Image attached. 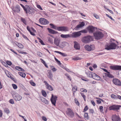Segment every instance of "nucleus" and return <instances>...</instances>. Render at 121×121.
<instances>
[{"mask_svg":"<svg viewBox=\"0 0 121 121\" xmlns=\"http://www.w3.org/2000/svg\"><path fill=\"white\" fill-rule=\"evenodd\" d=\"M20 5L23 8L25 11L26 12V14L28 13L29 14H31L33 12V9L30 6L26 5L24 6L23 5L21 4Z\"/></svg>","mask_w":121,"mask_h":121,"instance_id":"obj_1","label":"nucleus"},{"mask_svg":"<svg viewBox=\"0 0 121 121\" xmlns=\"http://www.w3.org/2000/svg\"><path fill=\"white\" fill-rule=\"evenodd\" d=\"M95 38L97 40L102 39L104 36V35L101 32L97 31L93 33Z\"/></svg>","mask_w":121,"mask_h":121,"instance_id":"obj_2","label":"nucleus"},{"mask_svg":"<svg viewBox=\"0 0 121 121\" xmlns=\"http://www.w3.org/2000/svg\"><path fill=\"white\" fill-rule=\"evenodd\" d=\"M53 29L57 30L59 31H62L67 32L69 31L68 28L65 26H61L57 27L55 26Z\"/></svg>","mask_w":121,"mask_h":121,"instance_id":"obj_3","label":"nucleus"},{"mask_svg":"<svg viewBox=\"0 0 121 121\" xmlns=\"http://www.w3.org/2000/svg\"><path fill=\"white\" fill-rule=\"evenodd\" d=\"M117 46V45L116 44L112 43L109 44H108L105 46V49L108 50L111 49H114L116 48Z\"/></svg>","mask_w":121,"mask_h":121,"instance_id":"obj_4","label":"nucleus"},{"mask_svg":"<svg viewBox=\"0 0 121 121\" xmlns=\"http://www.w3.org/2000/svg\"><path fill=\"white\" fill-rule=\"evenodd\" d=\"M93 39L92 36H88L83 37L82 39V41L84 43H88L92 41Z\"/></svg>","mask_w":121,"mask_h":121,"instance_id":"obj_5","label":"nucleus"},{"mask_svg":"<svg viewBox=\"0 0 121 121\" xmlns=\"http://www.w3.org/2000/svg\"><path fill=\"white\" fill-rule=\"evenodd\" d=\"M57 97L55 95H54L53 94H52L51 98L50 100L52 104L54 106L56 105V100L57 99Z\"/></svg>","mask_w":121,"mask_h":121,"instance_id":"obj_6","label":"nucleus"},{"mask_svg":"<svg viewBox=\"0 0 121 121\" xmlns=\"http://www.w3.org/2000/svg\"><path fill=\"white\" fill-rule=\"evenodd\" d=\"M84 48L87 51H93L95 49L94 45H91L90 46L89 45H86L85 46Z\"/></svg>","mask_w":121,"mask_h":121,"instance_id":"obj_7","label":"nucleus"},{"mask_svg":"<svg viewBox=\"0 0 121 121\" xmlns=\"http://www.w3.org/2000/svg\"><path fill=\"white\" fill-rule=\"evenodd\" d=\"M13 97L14 99L16 101H20L22 99V97L17 93L13 94Z\"/></svg>","mask_w":121,"mask_h":121,"instance_id":"obj_8","label":"nucleus"},{"mask_svg":"<svg viewBox=\"0 0 121 121\" xmlns=\"http://www.w3.org/2000/svg\"><path fill=\"white\" fill-rule=\"evenodd\" d=\"M81 35V33L80 31L73 32L71 34V38L78 37L80 36Z\"/></svg>","mask_w":121,"mask_h":121,"instance_id":"obj_9","label":"nucleus"},{"mask_svg":"<svg viewBox=\"0 0 121 121\" xmlns=\"http://www.w3.org/2000/svg\"><path fill=\"white\" fill-rule=\"evenodd\" d=\"M110 68L114 70H121V66L115 65V66H111Z\"/></svg>","mask_w":121,"mask_h":121,"instance_id":"obj_10","label":"nucleus"},{"mask_svg":"<svg viewBox=\"0 0 121 121\" xmlns=\"http://www.w3.org/2000/svg\"><path fill=\"white\" fill-rule=\"evenodd\" d=\"M39 22L41 24H46L49 23V22L44 18H41L39 20Z\"/></svg>","mask_w":121,"mask_h":121,"instance_id":"obj_11","label":"nucleus"},{"mask_svg":"<svg viewBox=\"0 0 121 121\" xmlns=\"http://www.w3.org/2000/svg\"><path fill=\"white\" fill-rule=\"evenodd\" d=\"M120 106L119 105H113L110 107L109 108V109L110 110H118L119 109Z\"/></svg>","mask_w":121,"mask_h":121,"instance_id":"obj_12","label":"nucleus"},{"mask_svg":"<svg viewBox=\"0 0 121 121\" xmlns=\"http://www.w3.org/2000/svg\"><path fill=\"white\" fill-rule=\"evenodd\" d=\"M88 30L90 33H91L95 31V29H96L97 28L94 27L92 26H89L88 28Z\"/></svg>","mask_w":121,"mask_h":121,"instance_id":"obj_13","label":"nucleus"},{"mask_svg":"<svg viewBox=\"0 0 121 121\" xmlns=\"http://www.w3.org/2000/svg\"><path fill=\"white\" fill-rule=\"evenodd\" d=\"M113 82L116 85L119 86H121V82L118 79L116 78L113 79Z\"/></svg>","mask_w":121,"mask_h":121,"instance_id":"obj_14","label":"nucleus"},{"mask_svg":"<svg viewBox=\"0 0 121 121\" xmlns=\"http://www.w3.org/2000/svg\"><path fill=\"white\" fill-rule=\"evenodd\" d=\"M68 114L71 117H73L74 116V113L73 111L69 108H68Z\"/></svg>","mask_w":121,"mask_h":121,"instance_id":"obj_15","label":"nucleus"},{"mask_svg":"<svg viewBox=\"0 0 121 121\" xmlns=\"http://www.w3.org/2000/svg\"><path fill=\"white\" fill-rule=\"evenodd\" d=\"M112 119L113 121H120V119L118 116L114 115L112 117Z\"/></svg>","mask_w":121,"mask_h":121,"instance_id":"obj_16","label":"nucleus"},{"mask_svg":"<svg viewBox=\"0 0 121 121\" xmlns=\"http://www.w3.org/2000/svg\"><path fill=\"white\" fill-rule=\"evenodd\" d=\"M74 48L77 50L80 49V47L79 46V44L76 41H75L74 42Z\"/></svg>","mask_w":121,"mask_h":121,"instance_id":"obj_17","label":"nucleus"},{"mask_svg":"<svg viewBox=\"0 0 121 121\" xmlns=\"http://www.w3.org/2000/svg\"><path fill=\"white\" fill-rule=\"evenodd\" d=\"M60 37L63 38H71V34H68L64 35L62 34L60 35Z\"/></svg>","mask_w":121,"mask_h":121,"instance_id":"obj_18","label":"nucleus"},{"mask_svg":"<svg viewBox=\"0 0 121 121\" xmlns=\"http://www.w3.org/2000/svg\"><path fill=\"white\" fill-rule=\"evenodd\" d=\"M48 77L51 80H52L53 74L51 71L50 70H48Z\"/></svg>","mask_w":121,"mask_h":121,"instance_id":"obj_19","label":"nucleus"},{"mask_svg":"<svg viewBox=\"0 0 121 121\" xmlns=\"http://www.w3.org/2000/svg\"><path fill=\"white\" fill-rule=\"evenodd\" d=\"M47 29L48 31L51 34H56L58 33L57 31L52 30V29L48 28Z\"/></svg>","mask_w":121,"mask_h":121,"instance_id":"obj_20","label":"nucleus"},{"mask_svg":"<svg viewBox=\"0 0 121 121\" xmlns=\"http://www.w3.org/2000/svg\"><path fill=\"white\" fill-rule=\"evenodd\" d=\"M60 40L57 38H55L54 39V43L57 46L59 45Z\"/></svg>","mask_w":121,"mask_h":121,"instance_id":"obj_21","label":"nucleus"},{"mask_svg":"<svg viewBox=\"0 0 121 121\" xmlns=\"http://www.w3.org/2000/svg\"><path fill=\"white\" fill-rule=\"evenodd\" d=\"M15 44L17 45L19 48H23L24 47L23 45L21 43H18L16 42L15 43Z\"/></svg>","mask_w":121,"mask_h":121,"instance_id":"obj_22","label":"nucleus"},{"mask_svg":"<svg viewBox=\"0 0 121 121\" xmlns=\"http://www.w3.org/2000/svg\"><path fill=\"white\" fill-rule=\"evenodd\" d=\"M93 74H94V77L95 78H94V79L97 80H99L100 79V78L99 76L95 73H93Z\"/></svg>","mask_w":121,"mask_h":121,"instance_id":"obj_23","label":"nucleus"},{"mask_svg":"<svg viewBox=\"0 0 121 121\" xmlns=\"http://www.w3.org/2000/svg\"><path fill=\"white\" fill-rule=\"evenodd\" d=\"M15 69L16 70L19 71H22L23 72L25 71L23 68L18 66H16L15 67Z\"/></svg>","mask_w":121,"mask_h":121,"instance_id":"obj_24","label":"nucleus"},{"mask_svg":"<svg viewBox=\"0 0 121 121\" xmlns=\"http://www.w3.org/2000/svg\"><path fill=\"white\" fill-rule=\"evenodd\" d=\"M93 73H94L89 72L88 73L87 75L89 77L91 78H94L93 77L94 76V74H93Z\"/></svg>","mask_w":121,"mask_h":121,"instance_id":"obj_25","label":"nucleus"},{"mask_svg":"<svg viewBox=\"0 0 121 121\" xmlns=\"http://www.w3.org/2000/svg\"><path fill=\"white\" fill-rule=\"evenodd\" d=\"M47 89L50 91L53 90V88L52 86L49 85L48 84H47Z\"/></svg>","mask_w":121,"mask_h":121,"instance_id":"obj_26","label":"nucleus"},{"mask_svg":"<svg viewBox=\"0 0 121 121\" xmlns=\"http://www.w3.org/2000/svg\"><path fill=\"white\" fill-rule=\"evenodd\" d=\"M15 8L16 9V10H15V12H19L20 11V6L18 5H16Z\"/></svg>","mask_w":121,"mask_h":121,"instance_id":"obj_27","label":"nucleus"},{"mask_svg":"<svg viewBox=\"0 0 121 121\" xmlns=\"http://www.w3.org/2000/svg\"><path fill=\"white\" fill-rule=\"evenodd\" d=\"M105 76H107L108 78H112L113 77L112 75L110 73V72L108 71L107 73H105Z\"/></svg>","mask_w":121,"mask_h":121,"instance_id":"obj_28","label":"nucleus"},{"mask_svg":"<svg viewBox=\"0 0 121 121\" xmlns=\"http://www.w3.org/2000/svg\"><path fill=\"white\" fill-rule=\"evenodd\" d=\"M68 44V43L66 42H63L61 43L60 47L62 48H63L66 45Z\"/></svg>","mask_w":121,"mask_h":121,"instance_id":"obj_29","label":"nucleus"},{"mask_svg":"<svg viewBox=\"0 0 121 121\" xmlns=\"http://www.w3.org/2000/svg\"><path fill=\"white\" fill-rule=\"evenodd\" d=\"M41 100L46 104H48L49 103L48 101L43 98H41Z\"/></svg>","mask_w":121,"mask_h":121,"instance_id":"obj_30","label":"nucleus"},{"mask_svg":"<svg viewBox=\"0 0 121 121\" xmlns=\"http://www.w3.org/2000/svg\"><path fill=\"white\" fill-rule=\"evenodd\" d=\"M18 74L21 77L25 78L26 77V74L23 73H22L21 72H19L18 73Z\"/></svg>","mask_w":121,"mask_h":121,"instance_id":"obj_31","label":"nucleus"},{"mask_svg":"<svg viewBox=\"0 0 121 121\" xmlns=\"http://www.w3.org/2000/svg\"><path fill=\"white\" fill-rule=\"evenodd\" d=\"M5 73L7 76L8 77L10 78L11 77V75H10V72L8 71L7 70H5Z\"/></svg>","mask_w":121,"mask_h":121,"instance_id":"obj_32","label":"nucleus"},{"mask_svg":"<svg viewBox=\"0 0 121 121\" xmlns=\"http://www.w3.org/2000/svg\"><path fill=\"white\" fill-rule=\"evenodd\" d=\"M117 95L116 94V95H114L113 94H112L111 95V98L114 99H117Z\"/></svg>","mask_w":121,"mask_h":121,"instance_id":"obj_33","label":"nucleus"},{"mask_svg":"<svg viewBox=\"0 0 121 121\" xmlns=\"http://www.w3.org/2000/svg\"><path fill=\"white\" fill-rule=\"evenodd\" d=\"M4 111L7 114H9L10 112L8 108H7L4 109Z\"/></svg>","mask_w":121,"mask_h":121,"instance_id":"obj_34","label":"nucleus"},{"mask_svg":"<svg viewBox=\"0 0 121 121\" xmlns=\"http://www.w3.org/2000/svg\"><path fill=\"white\" fill-rule=\"evenodd\" d=\"M84 117L86 119L88 120L89 119V117L88 113H85L84 115Z\"/></svg>","mask_w":121,"mask_h":121,"instance_id":"obj_35","label":"nucleus"},{"mask_svg":"<svg viewBox=\"0 0 121 121\" xmlns=\"http://www.w3.org/2000/svg\"><path fill=\"white\" fill-rule=\"evenodd\" d=\"M41 62L44 64L45 66L47 68H48V66L47 65L46 63L42 59H40Z\"/></svg>","mask_w":121,"mask_h":121,"instance_id":"obj_36","label":"nucleus"},{"mask_svg":"<svg viewBox=\"0 0 121 121\" xmlns=\"http://www.w3.org/2000/svg\"><path fill=\"white\" fill-rule=\"evenodd\" d=\"M77 90V87L76 86H73L72 88L73 92H75Z\"/></svg>","mask_w":121,"mask_h":121,"instance_id":"obj_37","label":"nucleus"},{"mask_svg":"<svg viewBox=\"0 0 121 121\" xmlns=\"http://www.w3.org/2000/svg\"><path fill=\"white\" fill-rule=\"evenodd\" d=\"M42 93L44 97L47 96V94L45 91L42 90Z\"/></svg>","mask_w":121,"mask_h":121,"instance_id":"obj_38","label":"nucleus"},{"mask_svg":"<svg viewBox=\"0 0 121 121\" xmlns=\"http://www.w3.org/2000/svg\"><path fill=\"white\" fill-rule=\"evenodd\" d=\"M48 41L50 43H53V39L52 38L50 37H48Z\"/></svg>","mask_w":121,"mask_h":121,"instance_id":"obj_39","label":"nucleus"},{"mask_svg":"<svg viewBox=\"0 0 121 121\" xmlns=\"http://www.w3.org/2000/svg\"><path fill=\"white\" fill-rule=\"evenodd\" d=\"M21 20L23 22L24 24L26 25V21L25 18L21 17Z\"/></svg>","mask_w":121,"mask_h":121,"instance_id":"obj_40","label":"nucleus"},{"mask_svg":"<svg viewBox=\"0 0 121 121\" xmlns=\"http://www.w3.org/2000/svg\"><path fill=\"white\" fill-rule=\"evenodd\" d=\"M80 93L81 95L83 97L85 101L86 100V96L85 95H84V93Z\"/></svg>","mask_w":121,"mask_h":121,"instance_id":"obj_41","label":"nucleus"},{"mask_svg":"<svg viewBox=\"0 0 121 121\" xmlns=\"http://www.w3.org/2000/svg\"><path fill=\"white\" fill-rule=\"evenodd\" d=\"M65 76L67 77V78L70 81H71V78L70 76L67 73H66L65 74Z\"/></svg>","mask_w":121,"mask_h":121,"instance_id":"obj_42","label":"nucleus"},{"mask_svg":"<svg viewBox=\"0 0 121 121\" xmlns=\"http://www.w3.org/2000/svg\"><path fill=\"white\" fill-rule=\"evenodd\" d=\"M81 27H82L79 24L77 25V26L75 27L74 29L76 30H77L78 29Z\"/></svg>","mask_w":121,"mask_h":121,"instance_id":"obj_43","label":"nucleus"},{"mask_svg":"<svg viewBox=\"0 0 121 121\" xmlns=\"http://www.w3.org/2000/svg\"><path fill=\"white\" fill-rule=\"evenodd\" d=\"M12 86L13 88L14 89H16L17 88V85L15 84H12Z\"/></svg>","mask_w":121,"mask_h":121,"instance_id":"obj_44","label":"nucleus"},{"mask_svg":"<svg viewBox=\"0 0 121 121\" xmlns=\"http://www.w3.org/2000/svg\"><path fill=\"white\" fill-rule=\"evenodd\" d=\"M80 91L82 92H87V90L83 88H81L80 89Z\"/></svg>","mask_w":121,"mask_h":121,"instance_id":"obj_45","label":"nucleus"},{"mask_svg":"<svg viewBox=\"0 0 121 121\" xmlns=\"http://www.w3.org/2000/svg\"><path fill=\"white\" fill-rule=\"evenodd\" d=\"M38 39L39 40V42L41 43V44L43 45H45L43 41L42 40H41V39H40L39 38H38Z\"/></svg>","mask_w":121,"mask_h":121,"instance_id":"obj_46","label":"nucleus"},{"mask_svg":"<svg viewBox=\"0 0 121 121\" xmlns=\"http://www.w3.org/2000/svg\"><path fill=\"white\" fill-rule=\"evenodd\" d=\"M37 54L38 56L40 57H41L42 56V53L39 52H37Z\"/></svg>","mask_w":121,"mask_h":121,"instance_id":"obj_47","label":"nucleus"},{"mask_svg":"<svg viewBox=\"0 0 121 121\" xmlns=\"http://www.w3.org/2000/svg\"><path fill=\"white\" fill-rule=\"evenodd\" d=\"M74 100L75 101V103L76 104L78 105H79V103L77 99H76L75 98L74 99Z\"/></svg>","mask_w":121,"mask_h":121,"instance_id":"obj_48","label":"nucleus"},{"mask_svg":"<svg viewBox=\"0 0 121 121\" xmlns=\"http://www.w3.org/2000/svg\"><path fill=\"white\" fill-rule=\"evenodd\" d=\"M22 37L23 38H24L25 39L27 40H29V39H28L27 37L25 35H24L22 34Z\"/></svg>","mask_w":121,"mask_h":121,"instance_id":"obj_49","label":"nucleus"},{"mask_svg":"<svg viewBox=\"0 0 121 121\" xmlns=\"http://www.w3.org/2000/svg\"><path fill=\"white\" fill-rule=\"evenodd\" d=\"M106 16L109 18L110 19L112 20V21H114V20L113 19L112 17L110 16L108 14H106Z\"/></svg>","mask_w":121,"mask_h":121,"instance_id":"obj_50","label":"nucleus"},{"mask_svg":"<svg viewBox=\"0 0 121 121\" xmlns=\"http://www.w3.org/2000/svg\"><path fill=\"white\" fill-rule=\"evenodd\" d=\"M37 7L40 10H43V9H42V7L40 5L37 4Z\"/></svg>","mask_w":121,"mask_h":121,"instance_id":"obj_51","label":"nucleus"},{"mask_svg":"<svg viewBox=\"0 0 121 121\" xmlns=\"http://www.w3.org/2000/svg\"><path fill=\"white\" fill-rule=\"evenodd\" d=\"M30 84L32 86H36V84L33 82H30Z\"/></svg>","mask_w":121,"mask_h":121,"instance_id":"obj_52","label":"nucleus"},{"mask_svg":"<svg viewBox=\"0 0 121 121\" xmlns=\"http://www.w3.org/2000/svg\"><path fill=\"white\" fill-rule=\"evenodd\" d=\"M88 108V106L87 105L85 107L84 109L83 112H85L87 110Z\"/></svg>","mask_w":121,"mask_h":121,"instance_id":"obj_53","label":"nucleus"},{"mask_svg":"<svg viewBox=\"0 0 121 121\" xmlns=\"http://www.w3.org/2000/svg\"><path fill=\"white\" fill-rule=\"evenodd\" d=\"M6 63L9 65H12V63L10 61H6Z\"/></svg>","mask_w":121,"mask_h":121,"instance_id":"obj_54","label":"nucleus"},{"mask_svg":"<svg viewBox=\"0 0 121 121\" xmlns=\"http://www.w3.org/2000/svg\"><path fill=\"white\" fill-rule=\"evenodd\" d=\"M60 54L61 55L63 56H67V55L65 53H62L61 52H60Z\"/></svg>","mask_w":121,"mask_h":121,"instance_id":"obj_55","label":"nucleus"},{"mask_svg":"<svg viewBox=\"0 0 121 121\" xmlns=\"http://www.w3.org/2000/svg\"><path fill=\"white\" fill-rule=\"evenodd\" d=\"M19 53L22 54H27L26 52H23L21 51H19Z\"/></svg>","mask_w":121,"mask_h":121,"instance_id":"obj_56","label":"nucleus"},{"mask_svg":"<svg viewBox=\"0 0 121 121\" xmlns=\"http://www.w3.org/2000/svg\"><path fill=\"white\" fill-rule=\"evenodd\" d=\"M74 59L76 60H80L81 59V58L79 57H77L74 58Z\"/></svg>","mask_w":121,"mask_h":121,"instance_id":"obj_57","label":"nucleus"},{"mask_svg":"<svg viewBox=\"0 0 121 121\" xmlns=\"http://www.w3.org/2000/svg\"><path fill=\"white\" fill-rule=\"evenodd\" d=\"M9 103L12 104H14V101L13 99H10L9 101Z\"/></svg>","mask_w":121,"mask_h":121,"instance_id":"obj_58","label":"nucleus"},{"mask_svg":"<svg viewBox=\"0 0 121 121\" xmlns=\"http://www.w3.org/2000/svg\"><path fill=\"white\" fill-rule=\"evenodd\" d=\"M89 112L90 113L93 114L94 112V111L93 109H91L89 110Z\"/></svg>","mask_w":121,"mask_h":121,"instance_id":"obj_59","label":"nucleus"},{"mask_svg":"<svg viewBox=\"0 0 121 121\" xmlns=\"http://www.w3.org/2000/svg\"><path fill=\"white\" fill-rule=\"evenodd\" d=\"M79 31L81 33H86V30H81Z\"/></svg>","mask_w":121,"mask_h":121,"instance_id":"obj_60","label":"nucleus"},{"mask_svg":"<svg viewBox=\"0 0 121 121\" xmlns=\"http://www.w3.org/2000/svg\"><path fill=\"white\" fill-rule=\"evenodd\" d=\"M80 24V25L82 27L84 26L85 23L83 22H82Z\"/></svg>","mask_w":121,"mask_h":121,"instance_id":"obj_61","label":"nucleus"},{"mask_svg":"<svg viewBox=\"0 0 121 121\" xmlns=\"http://www.w3.org/2000/svg\"><path fill=\"white\" fill-rule=\"evenodd\" d=\"M42 119L44 121H47V118L45 117H44L43 116L42 118Z\"/></svg>","mask_w":121,"mask_h":121,"instance_id":"obj_62","label":"nucleus"},{"mask_svg":"<svg viewBox=\"0 0 121 121\" xmlns=\"http://www.w3.org/2000/svg\"><path fill=\"white\" fill-rule=\"evenodd\" d=\"M94 16L96 19H98L99 18L98 16L96 14H94Z\"/></svg>","mask_w":121,"mask_h":121,"instance_id":"obj_63","label":"nucleus"},{"mask_svg":"<svg viewBox=\"0 0 121 121\" xmlns=\"http://www.w3.org/2000/svg\"><path fill=\"white\" fill-rule=\"evenodd\" d=\"M117 99H118L120 100H121V96L117 95Z\"/></svg>","mask_w":121,"mask_h":121,"instance_id":"obj_64","label":"nucleus"}]
</instances>
